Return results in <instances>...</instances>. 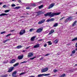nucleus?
Instances as JSON below:
<instances>
[{"instance_id": "f257e3e1", "label": "nucleus", "mask_w": 77, "mask_h": 77, "mask_svg": "<svg viewBox=\"0 0 77 77\" xmlns=\"http://www.w3.org/2000/svg\"><path fill=\"white\" fill-rule=\"evenodd\" d=\"M59 14H60V12L57 13H51V12L49 13H48L46 14H44L45 16H49L50 17H53L54 16H56V15H58Z\"/></svg>"}, {"instance_id": "f03ea898", "label": "nucleus", "mask_w": 77, "mask_h": 77, "mask_svg": "<svg viewBox=\"0 0 77 77\" xmlns=\"http://www.w3.org/2000/svg\"><path fill=\"white\" fill-rule=\"evenodd\" d=\"M43 30V28L42 27L39 28L36 31V32L37 33H41Z\"/></svg>"}, {"instance_id": "7ed1b4c3", "label": "nucleus", "mask_w": 77, "mask_h": 77, "mask_svg": "<svg viewBox=\"0 0 77 77\" xmlns=\"http://www.w3.org/2000/svg\"><path fill=\"white\" fill-rule=\"evenodd\" d=\"M48 70V67H46L44 69H43L41 70V71L42 72H46Z\"/></svg>"}, {"instance_id": "20e7f679", "label": "nucleus", "mask_w": 77, "mask_h": 77, "mask_svg": "<svg viewBox=\"0 0 77 77\" xmlns=\"http://www.w3.org/2000/svg\"><path fill=\"white\" fill-rule=\"evenodd\" d=\"M33 56V54L32 52H29L28 54V57H32Z\"/></svg>"}, {"instance_id": "39448f33", "label": "nucleus", "mask_w": 77, "mask_h": 77, "mask_svg": "<svg viewBox=\"0 0 77 77\" xmlns=\"http://www.w3.org/2000/svg\"><path fill=\"white\" fill-rule=\"evenodd\" d=\"M25 32H26V31L25 30H21V32H20V35H22L24 34L25 33Z\"/></svg>"}, {"instance_id": "423d86ee", "label": "nucleus", "mask_w": 77, "mask_h": 77, "mask_svg": "<svg viewBox=\"0 0 77 77\" xmlns=\"http://www.w3.org/2000/svg\"><path fill=\"white\" fill-rule=\"evenodd\" d=\"M16 62V60L14 59H13L11 60V61L10 62V63H14V62Z\"/></svg>"}, {"instance_id": "0eeeda50", "label": "nucleus", "mask_w": 77, "mask_h": 77, "mask_svg": "<svg viewBox=\"0 0 77 77\" xmlns=\"http://www.w3.org/2000/svg\"><path fill=\"white\" fill-rule=\"evenodd\" d=\"M14 69V67H11L9 69L8 71V72H11L12 71V70Z\"/></svg>"}, {"instance_id": "6e6552de", "label": "nucleus", "mask_w": 77, "mask_h": 77, "mask_svg": "<svg viewBox=\"0 0 77 77\" xmlns=\"http://www.w3.org/2000/svg\"><path fill=\"white\" fill-rule=\"evenodd\" d=\"M54 6V4H51L48 8V9H51V8H52L53 6Z\"/></svg>"}, {"instance_id": "1a4fd4ad", "label": "nucleus", "mask_w": 77, "mask_h": 77, "mask_svg": "<svg viewBox=\"0 0 77 77\" xmlns=\"http://www.w3.org/2000/svg\"><path fill=\"white\" fill-rule=\"evenodd\" d=\"M23 56H24L23 55H22V56L20 55V56H19L18 57V59L19 60L22 59L23 58Z\"/></svg>"}, {"instance_id": "9d476101", "label": "nucleus", "mask_w": 77, "mask_h": 77, "mask_svg": "<svg viewBox=\"0 0 77 77\" xmlns=\"http://www.w3.org/2000/svg\"><path fill=\"white\" fill-rule=\"evenodd\" d=\"M35 36H34L31 38L30 40L31 41H35Z\"/></svg>"}, {"instance_id": "9b49d317", "label": "nucleus", "mask_w": 77, "mask_h": 77, "mask_svg": "<svg viewBox=\"0 0 77 77\" xmlns=\"http://www.w3.org/2000/svg\"><path fill=\"white\" fill-rule=\"evenodd\" d=\"M38 47H39V44H37L35 45H34V48H38Z\"/></svg>"}, {"instance_id": "f8f14e48", "label": "nucleus", "mask_w": 77, "mask_h": 77, "mask_svg": "<svg viewBox=\"0 0 77 77\" xmlns=\"http://www.w3.org/2000/svg\"><path fill=\"white\" fill-rule=\"evenodd\" d=\"M54 32V30L52 29V30H51L50 32L49 33V35H51V34H52V33H53V32Z\"/></svg>"}, {"instance_id": "ddd939ff", "label": "nucleus", "mask_w": 77, "mask_h": 77, "mask_svg": "<svg viewBox=\"0 0 77 77\" xmlns=\"http://www.w3.org/2000/svg\"><path fill=\"white\" fill-rule=\"evenodd\" d=\"M5 15H8V14H5V13H2L1 14H0V16L1 17L2 16H5Z\"/></svg>"}, {"instance_id": "4468645a", "label": "nucleus", "mask_w": 77, "mask_h": 77, "mask_svg": "<svg viewBox=\"0 0 77 77\" xmlns=\"http://www.w3.org/2000/svg\"><path fill=\"white\" fill-rule=\"evenodd\" d=\"M17 74V72H14L12 74V76L13 77H16V76L15 75Z\"/></svg>"}, {"instance_id": "2eb2a0df", "label": "nucleus", "mask_w": 77, "mask_h": 77, "mask_svg": "<svg viewBox=\"0 0 77 77\" xmlns=\"http://www.w3.org/2000/svg\"><path fill=\"white\" fill-rule=\"evenodd\" d=\"M77 23V21H75L72 24V26H73V27H74V26H75V25H76V23Z\"/></svg>"}, {"instance_id": "dca6fc26", "label": "nucleus", "mask_w": 77, "mask_h": 77, "mask_svg": "<svg viewBox=\"0 0 77 77\" xmlns=\"http://www.w3.org/2000/svg\"><path fill=\"white\" fill-rule=\"evenodd\" d=\"M22 47H23V46L20 45L17 46L16 47V48H17L18 49H20V48H22Z\"/></svg>"}, {"instance_id": "f3484780", "label": "nucleus", "mask_w": 77, "mask_h": 77, "mask_svg": "<svg viewBox=\"0 0 77 77\" xmlns=\"http://www.w3.org/2000/svg\"><path fill=\"white\" fill-rule=\"evenodd\" d=\"M58 26V23H56L53 25L54 27H57Z\"/></svg>"}, {"instance_id": "a211bd4d", "label": "nucleus", "mask_w": 77, "mask_h": 77, "mask_svg": "<svg viewBox=\"0 0 77 77\" xmlns=\"http://www.w3.org/2000/svg\"><path fill=\"white\" fill-rule=\"evenodd\" d=\"M58 42V39H57L54 41V43L55 44H57Z\"/></svg>"}, {"instance_id": "6ab92c4d", "label": "nucleus", "mask_w": 77, "mask_h": 77, "mask_svg": "<svg viewBox=\"0 0 77 77\" xmlns=\"http://www.w3.org/2000/svg\"><path fill=\"white\" fill-rule=\"evenodd\" d=\"M42 76H44V74H40V75H38V77H42Z\"/></svg>"}, {"instance_id": "aec40b11", "label": "nucleus", "mask_w": 77, "mask_h": 77, "mask_svg": "<svg viewBox=\"0 0 77 77\" xmlns=\"http://www.w3.org/2000/svg\"><path fill=\"white\" fill-rule=\"evenodd\" d=\"M43 7H44V5H42L41 6H39L38 7V8L39 9H40L41 8H43Z\"/></svg>"}, {"instance_id": "412c9836", "label": "nucleus", "mask_w": 77, "mask_h": 77, "mask_svg": "<svg viewBox=\"0 0 77 77\" xmlns=\"http://www.w3.org/2000/svg\"><path fill=\"white\" fill-rule=\"evenodd\" d=\"M10 11V10H7L5 11V13H7V12H9Z\"/></svg>"}, {"instance_id": "4be33fe9", "label": "nucleus", "mask_w": 77, "mask_h": 77, "mask_svg": "<svg viewBox=\"0 0 77 77\" xmlns=\"http://www.w3.org/2000/svg\"><path fill=\"white\" fill-rule=\"evenodd\" d=\"M19 65V63H17L16 64H15L14 65H13L14 66H18Z\"/></svg>"}, {"instance_id": "5701e85b", "label": "nucleus", "mask_w": 77, "mask_h": 77, "mask_svg": "<svg viewBox=\"0 0 77 77\" xmlns=\"http://www.w3.org/2000/svg\"><path fill=\"white\" fill-rule=\"evenodd\" d=\"M34 30H35V29L32 28L31 29H30L29 32H33V31Z\"/></svg>"}, {"instance_id": "b1692460", "label": "nucleus", "mask_w": 77, "mask_h": 77, "mask_svg": "<svg viewBox=\"0 0 77 77\" xmlns=\"http://www.w3.org/2000/svg\"><path fill=\"white\" fill-rule=\"evenodd\" d=\"M9 41V39H7L4 41L3 42L4 43H6V42H7V41Z\"/></svg>"}, {"instance_id": "393cba45", "label": "nucleus", "mask_w": 77, "mask_h": 77, "mask_svg": "<svg viewBox=\"0 0 77 77\" xmlns=\"http://www.w3.org/2000/svg\"><path fill=\"white\" fill-rule=\"evenodd\" d=\"M65 76V74H63V75H60V77H64Z\"/></svg>"}, {"instance_id": "a878e982", "label": "nucleus", "mask_w": 77, "mask_h": 77, "mask_svg": "<svg viewBox=\"0 0 77 77\" xmlns=\"http://www.w3.org/2000/svg\"><path fill=\"white\" fill-rule=\"evenodd\" d=\"M75 40H77V38H75L73 39L72 40V41H75Z\"/></svg>"}, {"instance_id": "bb28decb", "label": "nucleus", "mask_w": 77, "mask_h": 77, "mask_svg": "<svg viewBox=\"0 0 77 77\" xmlns=\"http://www.w3.org/2000/svg\"><path fill=\"white\" fill-rule=\"evenodd\" d=\"M44 76H48V75H50V74H44Z\"/></svg>"}, {"instance_id": "cd10ccee", "label": "nucleus", "mask_w": 77, "mask_h": 77, "mask_svg": "<svg viewBox=\"0 0 77 77\" xmlns=\"http://www.w3.org/2000/svg\"><path fill=\"white\" fill-rule=\"evenodd\" d=\"M35 58H36V56L34 57L33 58H30V60H33L35 59Z\"/></svg>"}, {"instance_id": "c85d7f7f", "label": "nucleus", "mask_w": 77, "mask_h": 77, "mask_svg": "<svg viewBox=\"0 0 77 77\" xmlns=\"http://www.w3.org/2000/svg\"><path fill=\"white\" fill-rule=\"evenodd\" d=\"M45 19H43V20H42L41 21L42 22V23H44V22H45Z\"/></svg>"}, {"instance_id": "c756f323", "label": "nucleus", "mask_w": 77, "mask_h": 77, "mask_svg": "<svg viewBox=\"0 0 77 77\" xmlns=\"http://www.w3.org/2000/svg\"><path fill=\"white\" fill-rule=\"evenodd\" d=\"M72 18L71 17H69L68 18V19H69V20H72Z\"/></svg>"}, {"instance_id": "7c9ffc66", "label": "nucleus", "mask_w": 77, "mask_h": 77, "mask_svg": "<svg viewBox=\"0 0 77 77\" xmlns=\"http://www.w3.org/2000/svg\"><path fill=\"white\" fill-rule=\"evenodd\" d=\"M26 73L25 72H23V73H21L20 74V75H24V74H25Z\"/></svg>"}, {"instance_id": "2f4dec72", "label": "nucleus", "mask_w": 77, "mask_h": 77, "mask_svg": "<svg viewBox=\"0 0 77 77\" xmlns=\"http://www.w3.org/2000/svg\"><path fill=\"white\" fill-rule=\"evenodd\" d=\"M21 8V7H17L15 8V9H20V8Z\"/></svg>"}, {"instance_id": "473e14b6", "label": "nucleus", "mask_w": 77, "mask_h": 77, "mask_svg": "<svg viewBox=\"0 0 77 77\" xmlns=\"http://www.w3.org/2000/svg\"><path fill=\"white\" fill-rule=\"evenodd\" d=\"M68 20H69V19L68 18H67L66 19V20L65 21V23H67V22L68 21Z\"/></svg>"}, {"instance_id": "72a5a7b5", "label": "nucleus", "mask_w": 77, "mask_h": 77, "mask_svg": "<svg viewBox=\"0 0 77 77\" xmlns=\"http://www.w3.org/2000/svg\"><path fill=\"white\" fill-rule=\"evenodd\" d=\"M51 21H53L54 20V18H51L50 19Z\"/></svg>"}, {"instance_id": "f704fd0d", "label": "nucleus", "mask_w": 77, "mask_h": 77, "mask_svg": "<svg viewBox=\"0 0 77 77\" xmlns=\"http://www.w3.org/2000/svg\"><path fill=\"white\" fill-rule=\"evenodd\" d=\"M7 76H8V74H6L4 75H2V77H6Z\"/></svg>"}, {"instance_id": "c9c22d12", "label": "nucleus", "mask_w": 77, "mask_h": 77, "mask_svg": "<svg viewBox=\"0 0 77 77\" xmlns=\"http://www.w3.org/2000/svg\"><path fill=\"white\" fill-rule=\"evenodd\" d=\"M48 43L49 45H51L52 44V43H51V41L48 42Z\"/></svg>"}, {"instance_id": "e433bc0d", "label": "nucleus", "mask_w": 77, "mask_h": 77, "mask_svg": "<svg viewBox=\"0 0 77 77\" xmlns=\"http://www.w3.org/2000/svg\"><path fill=\"white\" fill-rule=\"evenodd\" d=\"M38 24H42V23L41 21H39L38 23Z\"/></svg>"}, {"instance_id": "4c0bfd02", "label": "nucleus", "mask_w": 77, "mask_h": 77, "mask_svg": "<svg viewBox=\"0 0 77 77\" xmlns=\"http://www.w3.org/2000/svg\"><path fill=\"white\" fill-rule=\"evenodd\" d=\"M57 70L54 69L53 70V72H57Z\"/></svg>"}, {"instance_id": "58836bf2", "label": "nucleus", "mask_w": 77, "mask_h": 77, "mask_svg": "<svg viewBox=\"0 0 77 77\" xmlns=\"http://www.w3.org/2000/svg\"><path fill=\"white\" fill-rule=\"evenodd\" d=\"M72 70L71 69V70H69V71H67V72L69 73V72H72Z\"/></svg>"}, {"instance_id": "ea45409f", "label": "nucleus", "mask_w": 77, "mask_h": 77, "mask_svg": "<svg viewBox=\"0 0 77 77\" xmlns=\"http://www.w3.org/2000/svg\"><path fill=\"white\" fill-rule=\"evenodd\" d=\"M11 34H9L8 35H7V36H6V37H8V36H11Z\"/></svg>"}, {"instance_id": "a19ab883", "label": "nucleus", "mask_w": 77, "mask_h": 77, "mask_svg": "<svg viewBox=\"0 0 77 77\" xmlns=\"http://www.w3.org/2000/svg\"><path fill=\"white\" fill-rule=\"evenodd\" d=\"M75 53V51H73L72 52V54H74V53Z\"/></svg>"}, {"instance_id": "79ce46f5", "label": "nucleus", "mask_w": 77, "mask_h": 77, "mask_svg": "<svg viewBox=\"0 0 77 77\" xmlns=\"http://www.w3.org/2000/svg\"><path fill=\"white\" fill-rule=\"evenodd\" d=\"M11 6L12 7H14L15 6V4H12L11 5Z\"/></svg>"}, {"instance_id": "37998d69", "label": "nucleus", "mask_w": 77, "mask_h": 77, "mask_svg": "<svg viewBox=\"0 0 77 77\" xmlns=\"http://www.w3.org/2000/svg\"><path fill=\"white\" fill-rule=\"evenodd\" d=\"M65 18V17H62L61 18H60V20H63V18Z\"/></svg>"}, {"instance_id": "c03bdc74", "label": "nucleus", "mask_w": 77, "mask_h": 77, "mask_svg": "<svg viewBox=\"0 0 77 77\" xmlns=\"http://www.w3.org/2000/svg\"><path fill=\"white\" fill-rule=\"evenodd\" d=\"M49 21H51L50 19H48L46 21L47 22H49Z\"/></svg>"}, {"instance_id": "a18cd8bd", "label": "nucleus", "mask_w": 77, "mask_h": 77, "mask_svg": "<svg viewBox=\"0 0 77 77\" xmlns=\"http://www.w3.org/2000/svg\"><path fill=\"white\" fill-rule=\"evenodd\" d=\"M6 33V32L4 31V32H2L1 33V34H3V33Z\"/></svg>"}, {"instance_id": "49530a36", "label": "nucleus", "mask_w": 77, "mask_h": 77, "mask_svg": "<svg viewBox=\"0 0 77 77\" xmlns=\"http://www.w3.org/2000/svg\"><path fill=\"white\" fill-rule=\"evenodd\" d=\"M50 54H46L45 56H48V55H50Z\"/></svg>"}, {"instance_id": "de8ad7c7", "label": "nucleus", "mask_w": 77, "mask_h": 77, "mask_svg": "<svg viewBox=\"0 0 77 77\" xmlns=\"http://www.w3.org/2000/svg\"><path fill=\"white\" fill-rule=\"evenodd\" d=\"M3 8H6V5H4V6H3Z\"/></svg>"}, {"instance_id": "09e8293b", "label": "nucleus", "mask_w": 77, "mask_h": 77, "mask_svg": "<svg viewBox=\"0 0 77 77\" xmlns=\"http://www.w3.org/2000/svg\"><path fill=\"white\" fill-rule=\"evenodd\" d=\"M27 62V61H23L21 63H26Z\"/></svg>"}, {"instance_id": "8fccbe9b", "label": "nucleus", "mask_w": 77, "mask_h": 77, "mask_svg": "<svg viewBox=\"0 0 77 77\" xmlns=\"http://www.w3.org/2000/svg\"><path fill=\"white\" fill-rule=\"evenodd\" d=\"M26 9H30V7H27L26 8Z\"/></svg>"}, {"instance_id": "3c124183", "label": "nucleus", "mask_w": 77, "mask_h": 77, "mask_svg": "<svg viewBox=\"0 0 77 77\" xmlns=\"http://www.w3.org/2000/svg\"><path fill=\"white\" fill-rule=\"evenodd\" d=\"M21 18H25V17H26L25 16H22L21 17H20Z\"/></svg>"}, {"instance_id": "603ef678", "label": "nucleus", "mask_w": 77, "mask_h": 77, "mask_svg": "<svg viewBox=\"0 0 77 77\" xmlns=\"http://www.w3.org/2000/svg\"><path fill=\"white\" fill-rule=\"evenodd\" d=\"M30 46H29L28 47L26 48V49H28L29 48H30Z\"/></svg>"}, {"instance_id": "864d4df0", "label": "nucleus", "mask_w": 77, "mask_h": 77, "mask_svg": "<svg viewBox=\"0 0 77 77\" xmlns=\"http://www.w3.org/2000/svg\"><path fill=\"white\" fill-rule=\"evenodd\" d=\"M18 2L19 3H20L21 2V0H18Z\"/></svg>"}, {"instance_id": "5fc2aeb1", "label": "nucleus", "mask_w": 77, "mask_h": 77, "mask_svg": "<svg viewBox=\"0 0 77 77\" xmlns=\"http://www.w3.org/2000/svg\"><path fill=\"white\" fill-rule=\"evenodd\" d=\"M44 47H47V44H45V45H44Z\"/></svg>"}, {"instance_id": "6e6d98bb", "label": "nucleus", "mask_w": 77, "mask_h": 77, "mask_svg": "<svg viewBox=\"0 0 77 77\" xmlns=\"http://www.w3.org/2000/svg\"><path fill=\"white\" fill-rule=\"evenodd\" d=\"M32 5L33 6H35V4H32Z\"/></svg>"}, {"instance_id": "4d7b16f0", "label": "nucleus", "mask_w": 77, "mask_h": 77, "mask_svg": "<svg viewBox=\"0 0 77 77\" xmlns=\"http://www.w3.org/2000/svg\"><path fill=\"white\" fill-rule=\"evenodd\" d=\"M29 77H35V76H33V75H31V76H29Z\"/></svg>"}, {"instance_id": "13d9d810", "label": "nucleus", "mask_w": 77, "mask_h": 77, "mask_svg": "<svg viewBox=\"0 0 77 77\" xmlns=\"http://www.w3.org/2000/svg\"><path fill=\"white\" fill-rule=\"evenodd\" d=\"M30 14H29L27 13H26V15H30Z\"/></svg>"}, {"instance_id": "bf43d9fd", "label": "nucleus", "mask_w": 77, "mask_h": 77, "mask_svg": "<svg viewBox=\"0 0 77 77\" xmlns=\"http://www.w3.org/2000/svg\"><path fill=\"white\" fill-rule=\"evenodd\" d=\"M26 51V50H23L22 51V52H25Z\"/></svg>"}, {"instance_id": "052dcab7", "label": "nucleus", "mask_w": 77, "mask_h": 77, "mask_svg": "<svg viewBox=\"0 0 77 77\" xmlns=\"http://www.w3.org/2000/svg\"><path fill=\"white\" fill-rule=\"evenodd\" d=\"M3 3L2 2H0V5H2V4Z\"/></svg>"}, {"instance_id": "680f3d73", "label": "nucleus", "mask_w": 77, "mask_h": 77, "mask_svg": "<svg viewBox=\"0 0 77 77\" xmlns=\"http://www.w3.org/2000/svg\"><path fill=\"white\" fill-rule=\"evenodd\" d=\"M8 63V61H7V62L6 63H5V62H4V63Z\"/></svg>"}, {"instance_id": "e2e57ef3", "label": "nucleus", "mask_w": 77, "mask_h": 77, "mask_svg": "<svg viewBox=\"0 0 77 77\" xmlns=\"http://www.w3.org/2000/svg\"><path fill=\"white\" fill-rule=\"evenodd\" d=\"M14 31H15V30H12L11 31V32H14Z\"/></svg>"}, {"instance_id": "0e129e2a", "label": "nucleus", "mask_w": 77, "mask_h": 77, "mask_svg": "<svg viewBox=\"0 0 77 77\" xmlns=\"http://www.w3.org/2000/svg\"><path fill=\"white\" fill-rule=\"evenodd\" d=\"M12 2H14V1H15V0H12Z\"/></svg>"}, {"instance_id": "69168bd1", "label": "nucleus", "mask_w": 77, "mask_h": 77, "mask_svg": "<svg viewBox=\"0 0 77 77\" xmlns=\"http://www.w3.org/2000/svg\"><path fill=\"white\" fill-rule=\"evenodd\" d=\"M72 56V54H71V55H70L71 56Z\"/></svg>"}, {"instance_id": "338daca9", "label": "nucleus", "mask_w": 77, "mask_h": 77, "mask_svg": "<svg viewBox=\"0 0 77 77\" xmlns=\"http://www.w3.org/2000/svg\"><path fill=\"white\" fill-rule=\"evenodd\" d=\"M75 50H76V51H77V48L75 49Z\"/></svg>"}, {"instance_id": "774afa93", "label": "nucleus", "mask_w": 77, "mask_h": 77, "mask_svg": "<svg viewBox=\"0 0 77 77\" xmlns=\"http://www.w3.org/2000/svg\"><path fill=\"white\" fill-rule=\"evenodd\" d=\"M75 65L76 66H77V64H75Z\"/></svg>"}]
</instances>
